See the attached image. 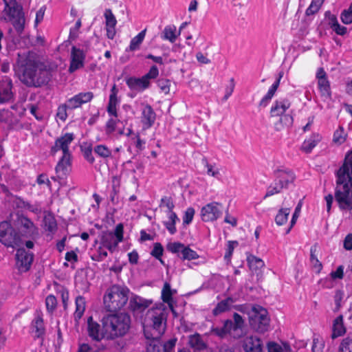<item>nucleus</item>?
<instances>
[{
    "label": "nucleus",
    "mask_w": 352,
    "mask_h": 352,
    "mask_svg": "<svg viewBox=\"0 0 352 352\" xmlns=\"http://www.w3.org/2000/svg\"><path fill=\"white\" fill-rule=\"evenodd\" d=\"M106 338L113 340L124 336L129 330L131 318L127 314H107L101 320Z\"/></svg>",
    "instance_id": "nucleus-1"
},
{
    "label": "nucleus",
    "mask_w": 352,
    "mask_h": 352,
    "mask_svg": "<svg viewBox=\"0 0 352 352\" xmlns=\"http://www.w3.org/2000/svg\"><path fill=\"white\" fill-rule=\"evenodd\" d=\"M129 289L126 287L114 285L104 296V305L107 311L116 312L124 307L129 300Z\"/></svg>",
    "instance_id": "nucleus-2"
},
{
    "label": "nucleus",
    "mask_w": 352,
    "mask_h": 352,
    "mask_svg": "<svg viewBox=\"0 0 352 352\" xmlns=\"http://www.w3.org/2000/svg\"><path fill=\"white\" fill-rule=\"evenodd\" d=\"M335 199L341 210H352V180L337 178Z\"/></svg>",
    "instance_id": "nucleus-3"
},
{
    "label": "nucleus",
    "mask_w": 352,
    "mask_h": 352,
    "mask_svg": "<svg viewBox=\"0 0 352 352\" xmlns=\"http://www.w3.org/2000/svg\"><path fill=\"white\" fill-rule=\"evenodd\" d=\"M249 315V322L252 329L261 333L268 330L270 319L266 309L258 305H253Z\"/></svg>",
    "instance_id": "nucleus-4"
},
{
    "label": "nucleus",
    "mask_w": 352,
    "mask_h": 352,
    "mask_svg": "<svg viewBox=\"0 0 352 352\" xmlns=\"http://www.w3.org/2000/svg\"><path fill=\"white\" fill-rule=\"evenodd\" d=\"M0 242L5 246L13 248L22 244L20 235L8 221L0 223Z\"/></svg>",
    "instance_id": "nucleus-5"
},
{
    "label": "nucleus",
    "mask_w": 352,
    "mask_h": 352,
    "mask_svg": "<svg viewBox=\"0 0 352 352\" xmlns=\"http://www.w3.org/2000/svg\"><path fill=\"white\" fill-rule=\"evenodd\" d=\"M167 313L164 307H156L150 309L146 314L145 320L148 322L153 329L164 332Z\"/></svg>",
    "instance_id": "nucleus-6"
},
{
    "label": "nucleus",
    "mask_w": 352,
    "mask_h": 352,
    "mask_svg": "<svg viewBox=\"0 0 352 352\" xmlns=\"http://www.w3.org/2000/svg\"><path fill=\"white\" fill-rule=\"evenodd\" d=\"M123 225L119 223L116 226L113 232L109 231L102 232L100 238V243L103 247L113 252L118 243L123 240Z\"/></svg>",
    "instance_id": "nucleus-7"
},
{
    "label": "nucleus",
    "mask_w": 352,
    "mask_h": 352,
    "mask_svg": "<svg viewBox=\"0 0 352 352\" xmlns=\"http://www.w3.org/2000/svg\"><path fill=\"white\" fill-rule=\"evenodd\" d=\"M225 327H227L228 334L234 339H239L245 335V320L237 313H234L233 320L227 319L224 320Z\"/></svg>",
    "instance_id": "nucleus-8"
},
{
    "label": "nucleus",
    "mask_w": 352,
    "mask_h": 352,
    "mask_svg": "<svg viewBox=\"0 0 352 352\" xmlns=\"http://www.w3.org/2000/svg\"><path fill=\"white\" fill-rule=\"evenodd\" d=\"M158 74V68L155 65H153L150 68L149 72L142 78H138L131 77L128 78L126 84L130 88L133 87L146 88L149 85L150 80L155 78Z\"/></svg>",
    "instance_id": "nucleus-9"
},
{
    "label": "nucleus",
    "mask_w": 352,
    "mask_h": 352,
    "mask_svg": "<svg viewBox=\"0 0 352 352\" xmlns=\"http://www.w3.org/2000/svg\"><path fill=\"white\" fill-rule=\"evenodd\" d=\"M222 214V205L218 202L208 204L201 208V219L205 222L213 221Z\"/></svg>",
    "instance_id": "nucleus-10"
},
{
    "label": "nucleus",
    "mask_w": 352,
    "mask_h": 352,
    "mask_svg": "<svg viewBox=\"0 0 352 352\" xmlns=\"http://www.w3.org/2000/svg\"><path fill=\"white\" fill-rule=\"evenodd\" d=\"M74 135L72 133H66L55 140L54 145L50 149V154L54 156L58 151H63V155H71L69 146L74 140Z\"/></svg>",
    "instance_id": "nucleus-11"
},
{
    "label": "nucleus",
    "mask_w": 352,
    "mask_h": 352,
    "mask_svg": "<svg viewBox=\"0 0 352 352\" xmlns=\"http://www.w3.org/2000/svg\"><path fill=\"white\" fill-rule=\"evenodd\" d=\"M177 338H172L165 343H162L160 338L153 339V341L146 342L147 352H173Z\"/></svg>",
    "instance_id": "nucleus-12"
},
{
    "label": "nucleus",
    "mask_w": 352,
    "mask_h": 352,
    "mask_svg": "<svg viewBox=\"0 0 352 352\" xmlns=\"http://www.w3.org/2000/svg\"><path fill=\"white\" fill-rule=\"evenodd\" d=\"M16 265L21 272H27L30 270L34 260V254L26 251L25 248H20L16 250Z\"/></svg>",
    "instance_id": "nucleus-13"
},
{
    "label": "nucleus",
    "mask_w": 352,
    "mask_h": 352,
    "mask_svg": "<svg viewBox=\"0 0 352 352\" xmlns=\"http://www.w3.org/2000/svg\"><path fill=\"white\" fill-rule=\"evenodd\" d=\"M87 333L92 340L96 342L106 338L104 328L101 329L100 324L94 321L92 316H89L87 319Z\"/></svg>",
    "instance_id": "nucleus-14"
},
{
    "label": "nucleus",
    "mask_w": 352,
    "mask_h": 352,
    "mask_svg": "<svg viewBox=\"0 0 352 352\" xmlns=\"http://www.w3.org/2000/svg\"><path fill=\"white\" fill-rule=\"evenodd\" d=\"M337 178L352 180V151L348 152L344 157V163L338 169L336 174Z\"/></svg>",
    "instance_id": "nucleus-15"
},
{
    "label": "nucleus",
    "mask_w": 352,
    "mask_h": 352,
    "mask_svg": "<svg viewBox=\"0 0 352 352\" xmlns=\"http://www.w3.org/2000/svg\"><path fill=\"white\" fill-rule=\"evenodd\" d=\"M55 170L60 179L69 175L72 170V155H63L55 167Z\"/></svg>",
    "instance_id": "nucleus-16"
},
{
    "label": "nucleus",
    "mask_w": 352,
    "mask_h": 352,
    "mask_svg": "<svg viewBox=\"0 0 352 352\" xmlns=\"http://www.w3.org/2000/svg\"><path fill=\"white\" fill-rule=\"evenodd\" d=\"M276 182L283 188H287L289 184L295 180V175L290 170L278 169L274 171Z\"/></svg>",
    "instance_id": "nucleus-17"
},
{
    "label": "nucleus",
    "mask_w": 352,
    "mask_h": 352,
    "mask_svg": "<svg viewBox=\"0 0 352 352\" xmlns=\"http://www.w3.org/2000/svg\"><path fill=\"white\" fill-rule=\"evenodd\" d=\"M85 55L84 52L73 47L71 52V63L69 71L72 73L83 67Z\"/></svg>",
    "instance_id": "nucleus-18"
},
{
    "label": "nucleus",
    "mask_w": 352,
    "mask_h": 352,
    "mask_svg": "<svg viewBox=\"0 0 352 352\" xmlns=\"http://www.w3.org/2000/svg\"><path fill=\"white\" fill-rule=\"evenodd\" d=\"M104 16L105 19V29L107 31V36L109 39L112 40L114 38L116 34V26L117 24V20L110 9L105 10Z\"/></svg>",
    "instance_id": "nucleus-19"
},
{
    "label": "nucleus",
    "mask_w": 352,
    "mask_h": 352,
    "mask_svg": "<svg viewBox=\"0 0 352 352\" xmlns=\"http://www.w3.org/2000/svg\"><path fill=\"white\" fill-rule=\"evenodd\" d=\"M243 347L245 352H262L263 342L260 338L252 336L244 340Z\"/></svg>",
    "instance_id": "nucleus-20"
},
{
    "label": "nucleus",
    "mask_w": 352,
    "mask_h": 352,
    "mask_svg": "<svg viewBox=\"0 0 352 352\" xmlns=\"http://www.w3.org/2000/svg\"><path fill=\"white\" fill-rule=\"evenodd\" d=\"M152 303V300L135 296L129 301V307L133 311L142 313Z\"/></svg>",
    "instance_id": "nucleus-21"
},
{
    "label": "nucleus",
    "mask_w": 352,
    "mask_h": 352,
    "mask_svg": "<svg viewBox=\"0 0 352 352\" xmlns=\"http://www.w3.org/2000/svg\"><path fill=\"white\" fill-rule=\"evenodd\" d=\"M94 95L91 92L80 93L67 101L68 107L71 109H76L80 107L82 104L89 102Z\"/></svg>",
    "instance_id": "nucleus-22"
},
{
    "label": "nucleus",
    "mask_w": 352,
    "mask_h": 352,
    "mask_svg": "<svg viewBox=\"0 0 352 352\" xmlns=\"http://www.w3.org/2000/svg\"><path fill=\"white\" fill-rule=\"evenodd\" d=\"M156 120V114L151 105L146 104L142 109V123L144 128L148 129L151 127Z\"/></svg>",
    "instance_id": "nucleus-23"
},
{
    "label": "nucleus",
    "mask_w": 352,
    "mask_h": 352,
    "mask_svg": "<svg viewBox=\"0 0 352 352\" xmlns=\"http://www.w3.org/2000/svg\"><path fill=\"white\" fill-rule=\"evenodd\" d=\"M291 106V102L288 99L283 98L276 100L270 110V114L272 117H278L283 116L287 109Z\"/></svg>",
    "instance_id": "nucleus-24"
},
{
    "label": "nucleus",
    "mask_w": 352,
    "mask_h": 352,
    "mask_svg": "<svg viewBox=\"0 0 352 352\" xmlns=\"http://www.w3.org/2000/svg\"><path fill=\"white\" fill-rule=\"evenodd\" d=\"M15 14H6V15L8 19L12 21L16 32L21 33L24 28L25 19L20 9L17 10V12Z\"/></svg>",
    "instance_id": "nucleus-25"
},
{
    "label": "nucleus",
    "mask_w": 352,
    "mask_h": 352,
    "mask_svg": "<svg viewBox=\"0 0 352 352\" xmlns=\"http://www.w3.org/2000/svg\"><path fill=\"white\" fill-rule=\"evenodd\" d=\"M75 305L76 310L74 313V318L76 323L78 324L85 311L86 302L85 298L82 296H78L75 300Z\"/></svg>",
    "instance_id": "nucleus-26"
},
{
    "label": "nucleus",
    "mask_w": 352,
    "mask_h": 352,
    "mask_svg": "<svg viewBox=\"0 0 352 352\" xmlns=\"http://www.w3.org/2000/svg\"><path fill=\"white\" fill-rule=\"evenodd\" d=\"M180 35V32H177V28L174 25H166L161 35L163 40L168 41L171 43L176 41L177 37Z\"/></svg>",
    "instance_id": "nucleus-27"
},
{
    "label": "nucleus",
    "mask_w": 352,
    "mask_h": 352,
    "mask_svg": "<svg viewBox=\"0 0 352 352\" xmlns=\"http://www.w3.org/2000/svg\"><path fill=\"white\" fill-rule=\"evenodd\" d=\"M188 344L191 348L197 351H202L207 348L206 343L198 333L189 336Z\"/></svg>",
    "instance_id": "nucleus-28"
},
{
    "label": "nucleus",
    "mask_w": 352,
    "mask_h": 352,
    "mask_svg": "<svg viewBox=\"0 0 352 352\" xmlns=\"http://www.w3.org/2000/svg\"><path fill=\"white\" fill-rule=\"evenodd\" d=\"M247 261L250 270L258 275L261 270L265 266L263 261L252 254L247 257Z\"/></svg>",
    "instance_id": "nucleus-29"
},
{
    "label": "nucleus",
    "mask_w": 352,
    "mask_h": 352,
    "mask_svg": "<svg viewBox=\"0 0 352 352\" xmlns=\"http://www.w3.org/2000/svg\"><path fill=\"white\" fill-rule=\"evenodd\" d=\"M234 302V299L231 297H228L225 300L218 302L216 307L212 310L214 316H217L223 312H226L230 309V305Z\"/></svg>",
    "instance_id": "nucleus-30"
},
{
    "label": "nucleus",
    "mask_w": 352,
    "mask_h": 352,
    "mask_svg": "<svg viewBox=\"0 0 352 352\" xmlns=\"http://www.w3.org/2000/svg\"><path fill=\"white\" fill-rule=\"evenodd\" d=\"M346 332L345 327L343 324V316L340 315L333 321L332 338L341 336Z\"/></svg>",
    "instance_id": "nucleus-31"
},
{
    "label": "nucleus",
    "mask_w": 352,
    "mask_h": 352,
    "mask_svg": "<svg viewBox=\"0 0 352 352\" xmlns=\"http://www.w3.org/2000/svg\"><path fill=\"white\" fill-rule=\"evenodd\" d=\"M118 89H111V94L109 96V100L107 105V112L109 115L118 117L116 106L119 101L117 98Z\"/></svg>",
    "instance_id": "nucleus-32"
},
{
    "label": "nucleus",
    "mask_w": 352,
    "mask_h": 352,
    "mask_svg": "<svg viewBox=\"0 0 352 352\" xmlns=\"http://www.w3.org/2000/svg\"><path fill=\"white\" fill-rule=\"evenodd\" d=\"M321 140V136L318 133L313 134L309 139L305 140L301 147V149L307 153H310L316 144Z\"/></svg>",
    "instance_id": "nucleus-33"
},
{
    "label": "nucleus",
    "mask_w": 352,
    "mask_h": 352,
    "mask_svg": "<svg viewBox=\"0 0 352 352\" xmlns=\"http://www.w3.org/2000/svg\"><path fill=\"white\" fill-rule=\"evenodd\" d=\"M32 328L34 329L36 337L40 338L45 334V327L43 319L41 316L38 315L32 322Z\"/></svg>",
    "instance_id": "nucleus-34"
},
{
    "label": "nucleus",
    "mask_w": 352,
    "mask_h": 352,
    "mask_svg": "<svg viewBox=\"0 0 352 352\" xmlns=\"http://www.w3.org/2000/svg\"><path fill=\"white\" fill-rule=\"evenodd\" d=\"M146 29L142 30L137 36L133 38L126 50L133 52L139 49L146 36Z\"/></svg>",
    "instance_id": "nucleus-35"
},
{
    "label": "nucleus",
    "mask_w": 352,
    "mask_h": 352,
    "mask_svg": "<svg viewBox=\"0 0 352 352\" xmlns=\"http://www.w3.org/2000/svg\"><path fill=\"white\" fill-rule=\"evenodd\" d=\"M43 223L45 230L54 233L57 230V223L55 217L51 214L49 213L44 217Z\"/></svg>",
    "instance_id": "nucleus-36"
},
{
    "label": "nucleus",
    "mask_w": 352,
    "mask_h": 352,
    "mask_svg": "<svg viewBox=\"0 0 352 352\" xmlns=\"http://www.w3.org/2000/svg\"><path fill=\"white\" fill-rule=\"evenodd\" d=\"M14 114L8 109H0V122H3L10 128H12L14 125Z\"/></svg>",
    "instance_id": "nucleus-37"
},
{
    "label": "nucleus",
    "mask_w": 352,
    "mask_h": 352,
    "mask_svg": "<svg viewBox=\"0 0 352 352\" xmlns=\"http://www.w3.org/2000/svg\"><path fill=\"white\" fill-rule=\"evenodd\" d=\"M35 71L33 69L25 68L20 75V79L27 86H31L34 83Z\"/></svg>",
    "instance_id": "nucleus-38"
},
{
    "label": "nucleus",
    "mask_w": 352,
    "mask_h": 352,
    "mask_svg": "<svg viewBox=\"0 0 352 352\" xmlns=\"http://www.w3.org/2000/svg\"><path fill=\"white\" fill-rule=\"evenodd\" d=\"M317 250V244L313 245L310 249V261L311 263L312 267L316 270L317 274H319L322 270V263L317 258L316 256V252Z\"/></svg>",
    "instance_id": "nucleus-39"
},
{
    "label": "nucleus",
    "mask_w": 352,
    "mask_h": 352,
    "mask_svg": "<svg viewBox=\"0 0 352 352\" xmlns=\"http://www.w3.org/2000/svg\"><path fill=\"white\" fill-rule=\"evenodd\" d=\"M289 212V208H280L275 217V221L276 224L278 226L285 224L288 220Z\"/></svg>",
    "instance_id": "nucleus-40"
},
{
    "label": "nucleus",
    "mask_w": 352,
    "mask_h": 352,
    "mask_svg": "<svg viewBox=\"0 0 352 352\" xmlns=\"http://www.w3.org/2000/svg\"><path fill=\"white\" fill-rule=\"evenodd\" d=\"M173 292L171 289L170 285L166 282L162 291V299L163 302L167 304L173 302Z\"/></svg>",
    "instance_id": "nucleus-41"
},
{
    "label": "nucleus",
    "mask_w": 352,
    "mask_h": 352,
    "mask_svg": "<svg viewBox=\"0 0 352 352\" xmlns=\"http://www.w3.org/2000/svg\"><path fill=\"white\" fill-rule=\"evenodd\" d=\"M227 327H225V322H223V326L222 327H212L210 331L207 333L209 336H215L220 339L225 338L228 334Z\"/></svg>",
    "instance_id": "nucleus-42"
},
{
    "label": "nucleus",
    "mask_w": 352,
    "mask_h": 352,
    "mask_svg": "<svg viewBox=\"0 0 352 352\" xmlns=\"http://www.w3.org/2000/svg\"><path fill=\"white\" fill-rule=\"evenodd\" d=\"M169 221L164 223L166 228L171 234H174L177 232L175 223L179 221V218L176 213H171L168 214Z\"/></svg>",
    "instance_id": "nucleus-43"
},
{
    "label": "nucleus",
    "mask_w": 352,
    "mask_h": 352,
    "mask_svg": "<svg viewBox=\"0 0 352 352\" xmlns=\"http://www.w3.org/2000/svg\"><path fill=\"white\" fill-rule=\"evenodd\" d=\"M316 78L319 88H328L329 87L327 74L322 68H319L316 73Z\"/></svg>",
    "instance_id": "nucleus-44"
},
{
    "label": "nucleus",
    "mask_w": 352,
    "mask_h": 352,
    "mask_svg": "<svg viewBox=\"0 0 352 352\" xmlns=\"http://www.w3.org/2000/svg\"><path fill=\"white\" fill-rule=\"evenodd\" d=\"M347 134L344 132V128L340 126L333 133V142L338 145L343 144L346 139Z\"/></svg>",
    "instance_id": "nucleus-45"
},
{
    "label": "nucleus",
    "mask_w": 352,
    "mask_h": 352,
    "mask_svg": "<svg viewBox=\"0 0 352 352\" xmlns=\"http://www.w3.org/2000/svg\"><path fill=\"white\" fill-rule=\"evenodd\" d=\"M19 221L21 226L26 229L28 234H30L34 232L36 227L34 226V223L30 219L24 216H21L19 218Z\"/></svg>",
    "instance_id": "nucleus-46"
},
{
    "label": "nucleus",
    "mask_w": 352,
    "mask_h": 352,
    "mask_svg": "<svg viewBox=\"0 0 352 352\" xmlns=\"http://www.w3.org/2000/svg\"><path fill=\"white\" fill-rule=\"evenodd\" d=\"M5 3L4 12L5 14H16L17 10L19 8L15 0H3Z\"/></svg>",
    "instance_id": "nucleus-47"
},
{
    "label": "nucleus",
    "mask_w": 352,
    "mask_h": 352,
    "mask_svg": "<svg viewBox=\"0 0 352 352\" xmlns=\"http://www.w3.org/2000/svg\"><path fill=\"white\" fill-rule=\"evenodd\" d=\"M199 258L198 254L190 249L188 246H184V248L182 250V254L181 258L183 260H194Z\"/></svg>",
    "instance_id": "nucleus-48"
},
{
    "label": "nucleus",
    "mask_w": 352,
    "mask_h": 352,
    "mask_svg": "<svg viewBox=\"0 0 352 352\" xmlns=\"http://www.w3.org/2000/svg\"><path fill=\"white\" fill-rule=\"evenodd\" d=\"M57 303L56 298L54 295L51 294L47 296L45 299V305L47 310L50 314H53L56 310Z\"/></svg>",
    "instance_id": "nucleus-49"
},
{
    "label": "nucleus",
    "mask_w": 352,
    "mask_h": 352,
    "mask_svg": "<svg viewBox=\"0 0 352 352\" xmlns=\"http://www.w3.org/2000/svg\"><path fill=\"white\" fill-rule=\"evenodd\" d=\"M324 0H312L311 4L306 10L307 15H312L316 14L320 8Z\"/></svg>",
    "instance_id": "nucleus-50"
},
{
    "label": "nucleus",
    "mask_w": 352,
    "mask_h": 352,
    "mask_svg": "<svg viewBox=\"0 0 352 352\" xmlns=\"http://www.w3.org/2000/svg\"><path fill=\"white\" fill-rule=\"evenodd\" d=\"M164 248L160 243H155L153 245V249L151 252V254L155 257L156 259L159 260L162 264H164V261L162 259V256L163 255Z\"/></svg>",
    "instance_id": "nucleus-51"
},
{
    "label": "nucleus",
    "mask_w": 352,
    "mask_h": 352,
    "mask_svg": "<svg viewBox=\"0 0 352 352\" xmlns=\"http://www.w3.org/2000/svg\"><path fill=\"white\" fill-rule=\"evenodd\" d=\"M238 245L239 243L237 241H229L228 242L226 251L224 255V259L227 261L228 263L230 262L233 251Z\"/></svg>",
    "instance_id": "nucleus-52"
},
{
    "label": "nucleus",
    "mask_w": 352,
    "mask_h": 352,
    "mask_svg": "<svg viewBox=\"0 0 352 352\" xmlns=\"http://www.w3.org/2000/svg\"><path fill=\"white\" fill-rule=\"evenodd\" d=\"M144 333L146 339L148 340L147 342L153 341V339H158L160 338L161 336L163 334V331H158L156 329H153L152 328L151 330L144 329Z\"/></svg>",
    "instance_id": "nucleus-53"
},
{
    "label": "nucleus",
    "mask_w": 352,
    "mask_h": 352,
    "mask_svg": "<svg viewBox=\"0 0 352 352\" xmlns=\"http://www.w3.org/2000/svg\"><path fill=\"white\" fill-rule=\"evenodd\" d=\"M14 100V94L12 89H0V102L5 103Z\"/></svg>",
    "instance_id": "nucleus-54"
},
{
    "label": "nucleus",
    "mask_w": 352,
    "mask_h": 352,
    "mask_svg": "<svg viewBox=\"0 0 352 352\" xmlns=\"http://www.w3.org/2000/svg\"><path fill=\"white\" fill-rule=\"evenodd\" d=\"M184 244L180 242H173L169 243L166 245V249L174 254H182V250L184 248Z\"/></svg>",
    "instance_id": "nucleus-55"
},
{
    "label": "nucleus",
    "mask_w": 352,
    "mask_h": 352,
    "mask_svg": "<svg viewBox=\"0 0 352 352\" xmlns=\"http://www.w3.org/2000/svg\"><path fill=\"white\" fill-rule=\"evenodd\" d=\"M338 352H352V338L346 337L342 340Z\"/></svg>",
    "instance_id": "nucleus-56"
},
{
    "label": "nucleus",
    "mask_w": 352,
    "mask_h": 352,
    "mask_svg": "<svg viewBox=\"0 0 352 352\" xmlns=\"http://www.w3.org/2000/svg\"><path fill=\"white\" fill-rule=\"evenodd\" d=\"M94 152L100 157L107 158L111 156V151L104 145H98L94 148Z\"/></svg>",
    "instance_id": "nucleus-57"
},
{
    "label": "nucleus",
    "mask_w": 352,
    "mask_h": 352,
    "mask_svg": "<svg viewBox=\"0 0 352 352\" xmlns=\"http://www.w3.org/2000/svg\"><path fill=\"white\" fill-rule=\"evenodd\" d=\"M283 188L275 180L274 184H271L267 190L266 194L264 198L272 196L275 194L280 193Z\"/></svg>",
    "instance_id": "nucleus-58"
},
{
    "label": "nucleus",
    "mask_w": 352,
    "mask_h": 352,
    "mask_svg": "<svg viewBox=\"0 0 352 352\" xmlns=\"http://www.w3.org/2000/svg\"><path fill=\"white\" fill-rule=\"evenodd\" d=\"M341 20L344 24L352 23V1L348 9L341 13Z\"/></svg>",
    "instance_id": "nucleus-59"
},
{
    "label": "nucleus",
    "mask_w": 352,
    "mask_h": 352,
    "mask_svg": "<svg viewBox=\"0 0 352 352\" xmlns=\"http://www.w3.org/2000/svg\"><path fill=\"white\" fill-rule=\"evenodd\" d=\"M162 206H165L168 209V214H170L171 213H175L173 212V208L175 207L173 199L170 197H164L161 199V204L160 205V207Z\"/></svg>",
    "instance_id": "nucleus-60"
},
{
    "label": "nucleus",
    "mask_w": 352,
    "mask_h": 352,
    "mask_svg": "<svg viewBox=\"0 0 352 352\" xmlns=\"http://www.w3.org/2000/svg\"><path fill=\"white\" fill-rule=\"evenodd\" d=\"M302 201H300L298 204V205L296 206V208H295V211L293 214V216H292V220H291V222H290V226L289 228L286 231V233L288 234L292 228L295 225L296 221H297V219L298 218L299 215H300V210H301V208H302Z\"/></svg>",
    "instance_id": "nucleus-61"
},
{
    "label": "nucleus",
    "mask_w": 352,
    "mask_h": 352,
    "mask_svg": "<svg viewBox=\"0 0 352 352\" xmlns=\"http://www.w3.org/2000/svg\"><path fill=\"white\" fill-rule=\"evenodd\" d=\"M81 150L84 157L90 163L93 164L95 161L92 155V148L91 145L87 146H81Z\"/></svg>",
    "instance_id": "nucleus-62"
},
{
    "label": "nucleus",
    "mask_w": 352,
    "mask_h": 352,
    "mask_svg": "<svg viewBox=\"0 0 352 352\" xmlns=\"http://www.w3.org/2000/svg\"><path fill=\"white\" fill-rule=\"evenodd\" d=\"M324 346V341L319 338H314L311 347L312 352H322Z\"/></svg>",
    "instance_id": "nucleus-63"
},
{
    "label": "nucleus",
    "mask_w": 352,
    "mask_h": 352,
    "mask_svg": "<svg viewBox=\"0 0 352 352\" xmlns=\"http://www.w3.org/2000/svg\"><path fill=\"white\" fill-rule=\"evenodd\" d=\"M195 211L193 208L190 207L187 208L183 217V223L184 225H188L191 223L195 215Z\"/></svg>",
    "instance_id": "nucleus-64"
}]
</instances>
